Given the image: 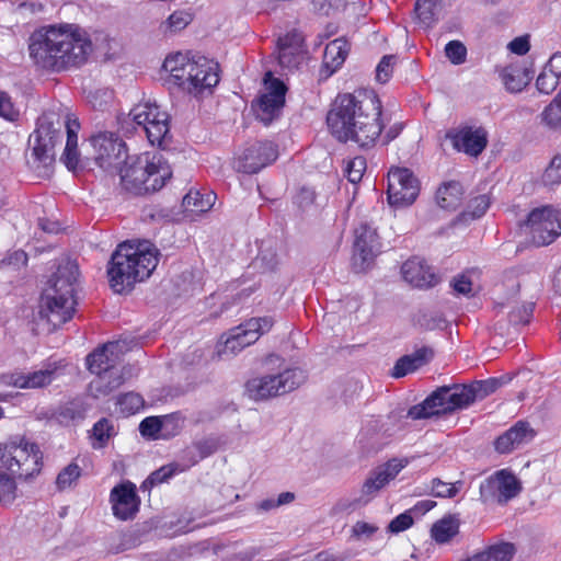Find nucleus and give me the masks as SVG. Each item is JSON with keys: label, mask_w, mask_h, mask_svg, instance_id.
I'll use <instances>...</instances> for the list:
<instances>
[{"label": "nucleus", "mask_w": 561, "mask_h": 561, "mask_svg": "<svg viewBox=\"0 0 561 561\" xmlns=\"http://www.w3.org/2000/svg\"><path fill=\"white\" fill-rule=\"evenodd\" d=\"M118 412L125 416L138 413L145 405L142 397L135 392H127L118 397L116 402Z\"/></svg>", "instance_id": "obj_37"}, {"label": "nucleus", "mask_w": 561, "mask_h": 561, "mask_svg": "<svg viewBox=\"0 0 561 561\" xmlns=\"http://www.w3.org/2000/svg\"><path fill=\"white\" fill-rule=\"evenodd\" d=\"M56 377V368L48 366L33 373H8L0 376V385L20 389H36L49 385Z\"/></svg>", "instance_id": "obj_25"}, {"label": "nucleus", "mask_w": 561, "mask_h": 561, "mask_svg": "<svg viewBox=\"0 0 561 561\" xmlns=\"http://www.w3.org/2000/svg\"><path fill=\"white\" fill-rule=\"evenodd\" d=\"M55 126L48 115H43L37 121V127L30 136L31 157L28 163L36 171L46 172L54 162V148L61 140V124Z\"/></svg>", "instance_id": "obj_12"}, {"label": "nucleus", "mask_w": 561, "mask_h": 561, "mask_svg": "<svg viewBox=\"0 0 561 561\" xmlns=\"http://www.w3.org/2000/svg\"><path fill=\"white\" fill-rule=\"evenodd\" d=\"M369 502V497L362 495L358 499H342L340 500L335 506L334 511L336 513H352L358 507L367 504Z\"/></svg>", "instance_id": "obj_57"}, {"label": "nucleus", "mask_w": 561, "mask_h": 561, "mask_svg": "<svg viewBox=\"0 0 561 561\" xmlns=\"http://www.w3.org/2000/svg\"><path fill=\"white\" fill-rule=\"evenodd\" d=\"M78 268L67 263L57 270L39 301V317L54 329L69 321L75 313V284Z\"/></svg>", "instance_id": "obj_5"}, {"label": "nucleus", "mask_w": 561, "mask_h": 561, "mask_svg": "<svg viewBox=\"0 0 561 561\" xmlns=\"http://www.w3.org/2000/svg\"><path fill=\"white\" fill-rule=\"evenodd\" d=\"M216 194L208 190L192 188L183 197L182 205L186 213L203 214L210 210L216 202Z\"/></svg>", "instance_id": "obj_29"}, {"label": "nucleus", "mask_w": 561, "mask_h": 561, "mask_svg": "<svg viewBox=\"0 0 561 561\" xmlns=\"http://www.w3.org/2000/svg\"><path fill=\"white\" fill-rule=\"evenodd\" d=\"M522 490V483L508 469H501L485 479L480 485V494L484 502L506 503Z\"/></svg>", "instance_id": "obj_18"}, {"label": "nucleus", "mask_w": 561, "mask_h": 561, "mask_svg": "<svg viewBox=\"0 0 561 561\" xmlns=\"http://www.w3.org/2000/svg\"><path fill=\"white\" fill-rule=\"evenodd\" d=\"M366 171V160L363 157H355L347 161L345 173L348 181L353 184L358 183Z\"/></svg>", "instance_id": "obj_44"}, {"label": "nucleus", "mask_w": 561, "mask_h": 561, "mask_svg": "<svg viewBox=\"0 0 561 561\" xmlns=\"http://www.w3.org/2000/svg\"><path fill=\"white\" fill-rule=\"evenodd\" d=\"M62 161L68 170L75 171L80 162L78 148L69 149L65 147Z\"/></svg>", "instance_id": "obj_60"}, {"label": "nucleus", "mask_w": 561, "mask_h": 561, "mask_svg": "<svg viewBox=\"0 0 561 561\" xmlns=\"http://www.w3.org/2000/svg\"><path fill=\"white\" fill-rule=\"evenodd\" d=\"M436 503L432 500H423L417 502L410 512L412 515H424L425 513L430 512Z\"/></svg>", "instance_id": "obj_61"}, {"label": "nucleus", "mask_w": 561, "mask_h": 561, "mask_svg": "<svg viewBox=\"0 0 561 561\" xmlns=\"http://www.w3.org/2000/svg\"><path fill=\"white\" fill-rule=\"evenodd\" d=\"M306 380V374L298 367L280 360L276 369L252 377L245 383V394L255 401L268 400L294 391Z\"/></svg>", "instance_id": "obj_8"}, {"label": "nucleus", "mask_w": 561, "mask_h": 561, "mask_svg": "<svg viewBox=\"0 0 561 561\" xmlns=\"http://www.w3.org/2000/svg\"><path fill=\"white\" fill-rule=\"evenodd\" d=\"M453 148L470 157H478L488 145V133L481 126L461 125L446 133Z\"/></svg>", "instance_id": "obj_19"}, {"label": "nucleus", "mask_w": 561, "mask_h": 561, "mask_svg": "<svg viewBox=\"0 0 561 561\" xmlns=\"http://www.w3.org/2000/svg\"><path fill=\"white\" fill-rule=\"evenodd\" d=\"M162 68L170 81L196 98L210 94L219 82L217 64L204 57L193 58L184 53H173L165 57Z\"/></svg>", "instance_id": "obj_4"}, {"label": "nucleus", "mask_w": 561, "mask_h": 561, "mask_svg": "<svg viewBox=\"0 0 561 561\" xmlns=\"http://www.w3.org/2000/svg\"><path fill=\"white\" fill-rule=\"evenodd\" d=\"M478 277L479 272L477 270H468L454 278L453 288L458 294L469 295L472 293L473 283Z\"/></svg>", "instance_id": "obj_41"}, {"label": "nucleus", "mask_w": 561, "mask_h": 561, "mask_svg": "<svg viewBox=\"0 0 561 561\" xmlns=\"http://www.w3.org/2000/svg\"><path fill=\"white\" fill-rule=\"evenodd\" d=\"M407 465L408 459L394 458L383 466L378 467L364 482L362 494L370 500L379 490L393 480Z\"/></svg>", "instance_id": "obj_24"}, {"label": "nucleus", "mask_w": 561, "mask_h": 561, "mask_svg": "<svg viewBox=\"0 0 561 561\" xmlns=\"http://www.w3.org/2000/svg\"><path fill=\"white\" fill-rule=\"evenodd\" d=\"M352 536L358 540H369L379 531V527L364 520L356 522L352 527Z\"/></svg>", "instance_id": "obj_49"}, {"label": "nucleus", "mask_w": 561, "mask_h": 561, "mask_svg": "<svg viewBox=\"0 0 561 561\" xmlns=\"http://www.w3.org/2000/svg\"><path fill=\"white\" fill-rule=\"evenodd\" d=\"M377 231L368 225H360L355 230L353 266L358 272L366 271L380 253Z\"/></svg>", "instance_id": "obj_20"}, {"label": "nucleus", "mask_w": 561, "mask_h": 561, "mask_svg": "<svg viewBox=\"0 0 561 561\" xmlns=\"http://www.w3.org/2000/svg\"><path fill=\"white\" fill-rule=\"evenodd\" d=\"M533 312V307L530 305H524L520 314L517 317L515 314L511 316V321L514 323H526Z\"/></svg>", "instance_id": "obj_63"}, {"label": "nucleus", "mask_w": 561, "mask_h": 561, "mask_svg": "<svg viewBox=\"0 0 561 561\" xmlns=\"http://www.w3.org/2000/svg\"><path fill=\"white\" fill-rule=\"evenodd\" d=\"M433 356L430 348H420L411 355L401 357L394 365L392 376L396 378L411 374L427 363Z\"/></svg>", "instance_id": "obj_30"}, {"label": "nucleus", "mask_w": 561, "mask_h": 561, "mask_svg": "<svg viewBox=\"0 0 561 561\" xmlns=\"http://www.w3.org/2000/svg\"><path fill=\"white\" fill-rule=\"evenodd\" d=\"M126 351L125 341H114L88 355L87 366L95 375L89 385L94 397L106 396L125 381V371L119 362Z\"/></svg>", "instance_id": "obj_7"}, {"label": "nucleus", "mask_w": 561, "mask_h": 561, "mask_svg": "<svg viewBox=\"0 0 561 561\" xmlns=\"http://www.w3.org/2000/svg\"><path fill=\"white\" fill-rule=\"evenodd\" d=\"M396 64V56L387 55L381 58L376 67V79L380 83H386L392 76L393 66Z\"/></svg>", "instance_id": "obj_50"}, {"label": "nucleus", "mask_w": 561, "mask_h": 561, "mask_svg": "<svg viewBox=\"0 0 561 561\" xmlns=\"http://www.w3.org/2000/svg\"><path fill=\"white\" fill-rule=\"evenodd\" d=\"M501 78L508 91L520 92L530 82L533 76L524 66L510 65L502 70Z\"/></svg>", "instance_id": "obj_31"}, {"label": "nucleus", "mask_w": 561, "mask_h": 561, "mask_svg": "<svg viewBox=\"0 0 561 561\" xmlns=\"http://www.w3.org/2000/svg\"><path fill=\"white\" fill-rule=\"evenodd\" d=\"M327 124L337 140H352L363 148L373 147L383 128L381 102L375 92L358 96L340 94L327 115Z\"/></svg>", "instance_id": "obj_1"}, {"label": "nucleus", "mask_w": 561, "mask_h": 561, "mask_svg": "<svg viewBox=\"0 0 561 561\" xmlns=\"http://www.w3.org/2000/svg\"><path fill=\"white\" fill-rule=\"evenodd\" d=\"M462 483L460 481L455 483L444 482L439 479L432 481V493L437 497H454L459 492Z\"/></svg>", "instance_id": "obj_45"}, {"label": "nucleus", "mask_w": 561, "mask_h": 561, "mask_svg": "<svg viewBox=\"0 0 561 561\" xmlns=\"http://www.w3.org/2000/svg\"><path fill=\"white\" fill-rule=\"evenodd\" d=\"M560 77L550 72L546 67L537 78L536 87L539 92L549 94L556 90L559 84Z\"/></svg>", "instance_id": "obj_46"}, {"label": "nucleus", "mask_w": 561, "mask_h": 561, "mask_svg": "<svg viewBox=\"0 0 561 561\" xmlns=\"http://www.w3.org/2000/svg\"><path fill=\"white\" fill-rule=\"evenodd\" d=\"M440 0H416L415 13L420 23L428 27L431 26L439 11Z\"/></svg>", "instance_id": "obj_36"}, {"label": "nucleus", "mask_w": 561, "mask_h": 561, "mask_svg": "<svg viewBox=\"0 0 561 561\" xmlns=\"http://www.w3.org/2000/svg\"><path fill=\"white\" fill-rule=\"evenodd\" d=\"M476 392L472 387H443L433 392L422 403L413 405L408 415L413 420L427 419L434 415L453 412L467 408L474 401Z\"/></svg>", "instance_id": "obj_10"}, {"label": "nucleus", "mask_w": 561, "mask_h": 561, "mask_svg": "<svg viewBox=\"0 0 561 561\" xmlns=\"http://www.w3.org/2000/svg\"><path fill=\"white\" fill-rule=\"evenodd\" d=\"M178 472L176 465H168L163 466L157 471L152 472L148 479L145 481V485L149 484L151 486L163 483L172 478Z\"/></svg>", "instance_id": "obj_51"}, {"label": "nucleus", "mask_w": 561, "mask_h": 561, "mask_svg": "<svg viewBox=\"0 0 561 561\" xmlns=\"http://www.w3.org/2000/svg\"><path fill=\"white\" fill-rule=\"evenodd\" d=\"M286 87L272 72H266L263 89L253 104L256 117L264 124H270L279 116L285 104Z\"/></svg>", "instance_id": "obj_15"}, {"label": "nucleus", "mask_w": 561, "mask_h": 561, "mask_svg": "<svg viewBox=\"0 0 561 561\" xmlns=\"http://www.w3.org/2000/svg\"><path fill=\"white\" fill-rule=\"evenodd\" d=\"M445 53L447 58L454 65H461L466 61L467 58V48L459 41H450L445 46Z\"/></svg>", "instance_id": "obj_47"}, {"label": "nucleus", "mask_w": 561, "mask_h": 561, "mask_svg": "<svg viewBox=\"0 0 561 561\" xmlns=\"http://www.w3.org/2000/svg\"><path fill=\"white\" fill-rule=\"evenodd\" d=\"M90 144L95 163L104 170L119 167L127 158L125 142L114 133L95 134L90 138Z\"/></svg>", "instance_id": "obj_16"}, {"label": "nucleus", "mask_w": 561, "mask_h": 561, "mask_svg": "<svg viewBox=\"0 0 561 561\" xmlns=\"http://www.w3.org/2000/svg\"><path fill=\"white\" fill-rule=\"evenodd\" d=\"M0 116L8 121H13L16 116L11 100L4 92H0Z\"/></svg>", "instance_id": "obj_59"}, {"label": "nucleus", "mask_w": 561, "mask_h": 561, "mask_svg": "<svg viewBox=\"0 0 561 561\" xmlns=\"http://www.w3.org/2000/svg\"><path fill=\"white\" fill-rule=\"evenodd\" d=\"M193 14L188 10L174 11L159 26L162 34L168 35L184 30L192 21Z\"/></svg>", "instance_id": "obj_35"}, {"label": "nucleus", "mask_w": 561, "mask_h": 561, "mask_svg": "<svg viewBox=\"0 0 561 561\" xmlns=\"http://www.w3.org/2000/svg\"><path fill=\"white\" fill-rule=\"evenodd\" d=\"M119 168L121 182L125 190L135 194L161 190L172 176L168 161L158 153L144 152L128 157Z\"/></svg>", "instance_id": "obj_6"}, {"label": "nucleus", "mask_w": 561, "mask_h": 561, "mask_svg": "<svg viewBox=\"0 0 561 561\" xmlns=\"http://www.w3.org/2000/svg\"><path fill=\"white\" fill-rule=\"evenodd\" d=\"M80 476V467L77 463H70L57 476L56 485L59 490L71 488L78 481Z\"/></svg>", "instance_id": "obj_42"}, {"label": "nucleus", "mask_w": 561, "mask_h": 561, "mask_svg": "<svg viewBox=\"0 0 561 561\" xmlns=\"http://www.w3.org/2000/svg\"><path fill=\"white\" fill-rule=\"evenodd\" d=\"M162 439L178 435L184 425V419L180 413L161 415Z\"/></svg>", "instance_id": "obj_38"}, {"label": "nucleus", "mask_w": 561, "mask_h": 561, "mask_svg": "<svg viewBox=\"0 0 561 561\" xmlns=\"http://www.w3.org/2000/svg\"><path fill=\"white\" fill-rule=\"evenodd\" d=\"M388 202L394 207L414 203L420 193V182L407 168H392L388 172Z\"/></svg>", "instance_id": "obj_17"}, {"label": "nucleus", "mask_w": 561, "mask_h": 561, "mask_svg": "<svg viewBox=\"0 0 561 561\" xmlns=\"http://www.w3.org/2000/svg\"><path fill=\"white\" fill-rule=\"evenodd\" d=\"M535 437L534 430L525 422H517L514 426L499 436L494 443L496 451L508 454L528 444Z\"/></svg>", "instance_id": "obj_26"}, {"label": "nucleus", "mask_w": 561, "mask_h": 561, "mask_svg": "<svg viewBox=\"0 0 561 561\" xmlns=\"http://www.w3.org/2000/svg\"><path fill=\"white\" fill-rule=\"evenodd\" d=\"M350 51V44L345 38H336L330 42L323 55V70L329 77L344 64Z\"/></svg>", "instance_id": "obj_28"}, {"label": "nucleus", "mask_w": 561, "mask_h": 561, "mask_svg": "<svg viewBox=\"0 0 561 561\" xmlns=\"http://www.w3.org/2000/svg\"><path fill=\"white\" fill-rule=\"evenodd\" d=\"M274 324L271 317L252 318L222 334L215 346L219 359H228L255 343Z\"/></svg>", "instance_id": "obj_11"}, {"label": "nucleus", "mask_w": 561, "mask_h": 561, "mask_svg": "<svg viewBox=\"0 0 561 561\" xmlns=\"http://www.w3.org/2000/svg\"><path fill=\"white\" fill-rule=\"evenodd\" d=\"M401 273L404 280L414 287L426 288L437 283V277L432 267L417 257L405 261L401 267Z\"/></svg>", "instance_id": "obj_27"}, {"label": "nucleus", "mask_w": 561, "mask_h": 561, "mask_svg": "<svg viewBox=\"0 0 561 561\" xmlns=\"http://www.w3.org/2000/svg\"><path fill=\"white\" fill-rule=\"evenodd\" d=\"M490 204L491 201L486 194L471 198L466 209L460 214L459 220L462 222H468L470 220L481 218L489 209Z\"/></svg>", "instance_id": "obj_34"}, {"label": "nucleus", "mask_w": 561, "mask_h": 561, "mask_svg": "<svg viewBox=\"0 0 561 561\" xmlns=\"http://www.w3.org/2000/svg\"><path fill=\"white\" fill-rule=\"evenodd\" d=\"M110 503L116 518L121 520L134 518L140 504L135 484L126 481L114 486L110 493Z\"/></svg>", "instance_id": "obj_22"}, {"label": "nucleus", "mask_w": 561, "mask_h": 561, "mask_svg": "<svg viewBox=\"0 0 561 561\" xmlns=\"http://www.w3.org/2000/svg\"><path fill=\"white\" fill-rule=\"evenodd\" d=\"M545 67L561 78V53L553 54Z\"/></svg>", "instance_id": "obj_62"}, {"label": "nucleus", "mask_w": 561, "mask_h": 561, "mask_svg": "<svg viewBox=\"0 0 561 561\" xmlns=\"http://www.w3.org/2000/svg\"><path fill=\"white\" fill-rule=\"evenodd\" d=\"M387 423L381 420L370 421L362 431V436L377 443L379 439V435H390L389 428L386 427Z\"/></svg>", "instance_id": "obj_48"}, {"label": "nucleus", "mask_w": 561, "mask_h": 561, "mask_svg": "<svg viewBox=\"0 0 561 561\" xmlns=\"http://www.w3.org/2000/svg\"><path fill=\"white\" fill-rule=\"evenodd\" d=\"M312 561H342V558L330 552H321Z\"/></svg>", "instance_id": "obj_64"}, {"label": "nucleus", "mask_w": 561, "mask_h": 561, "mask_svg": "<svg viewBox=\"0 0 561 561\" xmlns=\"http://www.w3.org/2000/svg\"><path fill=\"white\" fill-rule=\"evenodd\" d=\"M178 472L176 465H168L163 466L157 471L152 472L148 479L145 481V485L149 484L151 486L163 483L172 478Z\"/></svg>", "instance_id": "obj_52"}, {"label": "nucleus", "mask_w": 561, "mask_h": 561, "mask_svg": "<svg viewBox=\"0 0 561 561\" xmlns=\"http://www.w3.org/2000/svg\"><path fill=\"white\" fill-rule=\"evenodd\" d=\"M113 432V426L106 419H102L96 422L92 430V436L98 442V445L94 444L95 447H102L104 443L111 437Z\"/></svg>", "instance_id": "obj_55"}, {"label": "nucleus", "mask_w": 561, "mask_h": 561, "mask_svg": "<svg viewBox=\"0 0 561 561\" xmlns=\"http://www.w3.org/2000/svg\"><path fill=\"white\" fill-rule=\"evenodd\" d=\"M277 58L282 68L287 70L297 68L305 58L302 35L298 32H290L279 37Z\"/></svg>", "instance_id": "obj_23"}, {"label": "nucleus", "mask_w": 561, "mask_h": 561, "mask_svg": "<svg viewBox=\"0 0 561 561\" xmlns=\"http://www.w3.org/2000/svg\"><path fill=\"white\" fill-rule=\"evenodd\" d=\"M542 121L551 128H561V105L552 101L542 112Z\"/></svg>", "instance_id": "obj_56"}, {"label": "nucleus", "mask_w": 561, "mask_h": 561, "mask_svg": "<svg viewBox=\"0 0 561 561\" xmlns=\"http://www.w3.org/2000/svg\"><path fill=\"white\" fill-rule=\"evenodd\" d=\"M413 525V515L409 511L398 515L394 517L388 525V533L397 535L407 529H409Z\"/></svg>", "instance_id": "obj_54"}, {"label": "nucleus", "mask_w": 561, "mask_h": 561, "mask_svg": "<svg viewBox=\"0 0 561 561\" xmlns=\"http://www.w3.org/2000/svg\"><path fill=\"white\" fill-rule=\"evenodd\" d=\"M159 262V250L147 240L121 243L107 267L112 289L122 294L150 277Z\"/></svg>", "instance_id": "obj_3"}, {"label": "nucleus", "mask_w": 561, "mask_h": 561, "mask_svg": "<svg viewBox=\"0 0 561 561\" xmlns=\"http://www.w3.org/2000/svg\"><path fill=\"white\" fill-rule=\"evenodd\" d=\"M459 518L455 515H448L436 522L432 529V538L437 543H446L450 541L459 531Z\"/></svg>", "instance_id": "obj_33"}, {"label": "nucleus", "mask_w": 561, "mask_h": 561, "mask_svg": "<svg viewBox=\"0 0 561 561\" xmlns=\"http://www.w3.org/2000/svg\"><path fill=\"white\" fill-rule=\"evenodd\" d=\"M92 45L75 24L49 25L32 37L30 55L44 69L61 70L84 62Z\"/></svg>", "instance_id": "obj_2"}, {"label": "nucleus", "mask_w": 561, "mask_h": 561, "mask_svg": "<svg viewBox=\"0 0 561 561\" xmlns=\"http://www.w3.org/2000/svg\"><path fill=\"white\" fill-rule=\"evenodd\" d=\"M278 152L271 141L256 142L237 159L236 168L244 173H256L277 159Z\"/></svg>", "instance_id": "obj_21"}, {"label": "nucleus", "mask_w": 561, "mask_h": 561, "mask_svg": "<svg viewBox=\"0 0 561 561\" xmlns=\"http://www.w3.org/2000/svg\"><path fill=\"white\" fill-rule=\"evenodd\" d=\"M531 244L545 247L561 236V214L552 206H543L531 210L525 226Z\"/></svg>", "instance_id": "obj_13"}, {"label": "nucleus", "mask_w": 561, "mask_h": 561, "mask_svg": "<svg viewBox=\"0 0 561 561\" xmlns=\"http://www.w3.org/2000/svg\"><path fill=\"white\" fill-rule=\"evenodd\" d=\"M507 48L513 54L523 56L529 51L530 44L528 36H519L508 43Z\"/></svg>", "instance_id": "obj_58"}, {"label": "nucleus", "mask_w": 561, "mask_h": 561, "mask_svg": "<svg viewBox=\"0 0 561 561\" xmlns=\"http://www.w3.org/2000/svg\"><path fill=\"white\" fill-rule=\"evenodd\" d=\"M139 432L144 437L151 439L162 438V426L160 416H148L139 424Z\"/></svg>", "instance_id": "obj_43"}, {"label": "nucleus", "mask_w": 561, "mask_h": 561, "mask_svg": "<svg viewBox=\"0 0 561 561\" xmlns=\"http://www.w3.org/2000/svg\"><path fill=\"white\" fill-rule=\"evenodd\" d=\"M65 127L67 131V141L66 148L76 149L78 148V133L80 130V123L75 115H67V119L65 122Z\"/></svg>", "instance_id": "obj_53"}, {"label": "nucleus", "mask_w": 561, "mask_h": 561, "mask_svg": "<svg viewBox=\"0 0 561 561\" xmlns=\"http://www.w3.org/2000/svg\"><path fill=\"white\" fill-rule=\"evenodd\" d=\"M131 119L142 128L151 145L162 146L169 137V114L156 103L137 104L129 113Z\"/></svg>", "instance_id": "obj_14"}, {"label": "nucleus", "mask_w": 561, "mask_h": 561, "mask_svg": "<svg viewBox=\"0 0 561 561\" xmlns=\"http://www.w3.org/2000/svg\"><path fill=\"white\" fill-rule=\"evenodd\" d=\"M0 495L4 506L11 505L18 497L15 479L2 471H0Z\"/></svg>", "instance_id": "obj_39"}, {"label": "nucleus", "mask_w": 561, "mask_h": 561, "mask_svg": "<svg viewBox=\"0 0 561 561\" xmlns=\"http://www.w3.org/2000/svg\"><path fill=\"white\" fill-rule=\"evenodd\" d=\"M43 455L37 444L14 435L0 444V466L20 479H31L42 469Z\"/></svg>", "instance_id": "obj_9"}, {"label": "nucleus", "mask_w": 561, "mask_h": 561, "mask_svg": "<svg viewBox=\"0 0 561 561\" xmlns=\"http://www.w3.org/2000/svg\"><path fill=\"white\" fill-rule=\"evenodd\" d=\"M541 182L546 186H554L561 183V153L551 158L541 175Z\"/></svg>", "instance_id": "obj_40"}, {"label": "nucleus", "mask_w": 561, "mask_h": 561, "mask_svg": "<svg viewBox=\"0 0 561 561\" xmlns=\"http://www.w3.org/2000/svg\"><path fill=\"white\" fill-rule=\"evenodd\" d=\"M463 190L460 183L446 182L436 192V203L443 209L454 210L460 205Z\"/></svg>", "instance_id": "obj_32"}]
</instances>
